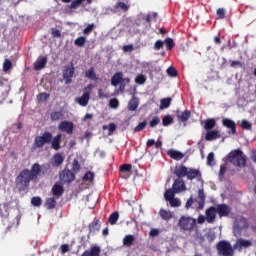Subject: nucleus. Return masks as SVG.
Here are the masks:
<instances>
[{
	"mask_svg": "<svg viewBox=\"0 0 256 256\" xmlns=\"http://www.w3.org/2000/svg\"><path fill=\"white\" fill-rule=\"evenodd\" d=\"M49 169H51L50 164H44L40 166L39 163H34L30 170L29 168H24L15 179V183L19 191H26L29 189L31 181L37 180L39 175H47Z\"/></svg>",
	"mask_w": 256,
	"mask_h": 256,
	"instance_id": "obj_1",
	"label": "nucleus"
},
{
	"mask_svg": "<svg viewBox=\"0 0 256 256\" xmlns=\"http://www.w3.org/2000/svg\"><path fill=\"white\" fill-rule=\"evenodd\" d=\"M174 175L178 177L174 180L172 189L175 193H183L187 191V186L185 185L184 177H187L188 181H193L194 179H201V170L195 168H189L185 165H180L174 170Z\"/></svg>",
	"mask_w": 256,
	"mask_h": 256,
	"instance_id": "obj_2",
	"label": "nucleus"
},
{
	"mask_svg": "<svg viewBox=\"0 0 256 256\" xmlns=\"http://www.w3.org/2000/svg\"><path fill=\"white\" fill-rule=\"evenodd\" d=\"M227 159L234 167H239L240 169L247 167V156L241 149L231 151L227 155Z\"/></svg>",
	"mask_w": 256,
	"mask_h": 256,
	"instance_id": "obj_3",
	"label": "nucleus"
},
{
	"mask_svg": "<svg viewBox=\"0 0 256 256\" xmlns=\"http://www.w3.org/2000/svg\"><path fill=\"white\" fill-rule=\"evenodd\" d=\"M178 227L182 231H188V233H192V231L195 230V227H197V220L191 216H181L178 221Z\"/></svg>",
	"mask_w": 256,
	"mask_h": 256,
	"instance_id": "obj_4",
	"label": "nucleus"
},
{
	"mask_svg": "<svg viewBox=\"0 0 256 256\" xmlns=\"http://www.w3.org/2000/svg\"><path fill=\"white\" fill-rule=\"evenodd\" d=\"M216 251L219 256H235V248L231 242L221 240L216 244Z\"/></svg>",
	"mask_w": 256,
	"mask_h": 256,
	"instance_id": "obj_5",
	"label": "nucleus"
},
{
	"mask_svg": "<svg viewBox=\"0 0 256 256\" xmlns=\"http://www.w3.org/2000/svg\"><path fill=\"white\" fill-rule=\"evenodd\" d=\"M51 141H53V134L49 131H46L42 135L35 137L34 147L41 149L45 147V145H50Z\"/></svg>",
	"mask_w": 256,
	"mask_h": 256,
	"instance_id": "obj_6",
	"label": "nucleus"
},
{
	"mask_svg": "<svg viewBox=\"0 0 256 256\" xmlns=\"http://www.w3.org/2000/svg\"><path fill=\"white\" fill-rule=\"evenodd\" d=\"M74 75H75V66L73 65V62H71L70 65L65 66L62 71V77L65 81V85H71V83H73Z\"/></svg>",
	"mask_w": 256,
	"mask_h": 256,
	"instance_id": "obj_7",
	"label": "nucleus"
},
{
	"mask_svg": "<svg viewBox=\"0 0 256 256\" xmlns=\"http://www.w3.org/2000/svg\"><path fill=\"white\" fill-rule=\"evenodd\" d=\"M245 229H249V220H247V218H245V217H240L234 223V231L236 233H241Z\"/></svg>",
	"mask_w": 256,
	"mask_h": 256,
	"instance_id": "obj_8",
	"label": "nucleus"
},
{
	"mask_svg": "<svg viewBox=\"0 0 256 256\" xmlns=\"http://www.w3.org/2000/svg\"><path fill=\"white\" fill-rule=\"evenodd\" d=\"M121 83H131V79L123 78V72H116L111 78V85L117 87Z\"/></svg>",
	"mask_w": 256,
	"mask_h": 256,
	"instance_id": "obj_9",
	"label": "nucleus"
},
{
	"mask_svg": "<svg viewBox=\"0 0 256 256\" xmlns=\"http://www.w3.org/2000/svg\"><path fill=\"white\" fill-rule=\"evenodd\" d=\"M88 229H89L88 238L93 237V235H97V233L101 231V221H99V219L97 218H94L92 223L89 224Z\"/></svg>",
	"mask_w": 256,
	"mask_h": 256,
	"instance_id": "obj_10",
	"label": "nucleus"
},
{
	"mask_svg": "<svg viewBox=\"0 0 256 256\" xmlns=\"http://www.w3.org/2000/svg\"><path fill=\"white\" fill-rule=\"evenodd\" d=\"M60 181L62 183H73L75 181V174L69 169H64L60 173Z\"/></svg>",
	"mask_w": 256,
	"mask_h": 256,
	"instance_id": "obj_11",
	"label": "nucleus"
},
{
	"mask_svg": "<svg viewBox=\"0 0 256 256\" xmlns=\"http://www.w3.org/2000/svg\"><path fill=\"white\" fill-rule=\"evenodd\" d=\"M253 246V242H251V240H247V239H237L235 244H234V249H236L237 251H243V249H249V247Z\"/></svg>",
	"mask_w": 256,
	"mask_h": 256,
	"instance_id": "obj_12",
	"label": "nucleus"
},
{
	"mask_svg": "<svg viewBox=\"0 0 256 256\" xmlns=\"http://www.w3.org/2000/svg\"><path fill=\"white\" fill-rule=\"evenodd\" d=\"M205 215L207 223H215V219H217V208L214 206L209 207L206 209Z\"/></svg>",
	"mask_w": 256,
	"mask_h": 256,
	"instance_id": "obj_13",
	"label": "nucleus"
},
{
	"mask_svg": "<svg viewBox=\"0 0 256 256\" xmlns=\"http://www.w3.org/2000/svg\"><path fill=\"white\" fill-rule=\"evenodd\" d=\"M216 213H218L219 217H229L231 208L227 204H218Z\"/></svg>",
	"mask_w": 256,
	"mask_h": 256,
	"instance_id": "obj_14",
	"label": "nucleus"
},
{
	"mask_svg": "<svg viewBox=\"0 0 256 256\" xmlns=\"http://www.w3.org/2000/svg\"><path fill=\"white\" fill-rule=\"evenodd\" d=\"M222 125H223V127L230 129V133L232 135H235L237 133V124H235V121H233L229 118H223Z\"/></svg>",
	"mask_w": 256,
	"mask_h": 256,
	"instance_id": "obj_15",
	"label": "nucleus"
},
{
	"mask_svg": "<svg viewBox=\"0 0 256 256\" xmlns=\"http://www.w3.org/2000/svg\"><path fill=\"white\" fill-rule=\"evenodd\" d=\"M59 131H64L65 133H68V135L73 134V122L69 121H62L58 126Z\"/></svg>",
	"mask_w": 256,
	"mask_h": 256,
	"instance_id": "obj_16",
	"label": "nucleus"
},
{
	"mask_svg": "<svg viewBox=\"0 0 256 256\" xmlns=\"http://www.w3.org/2000/svg\"><path fill=\"white\" fill-rule=\"evenodd\" d=\"M46 65H47V56H40L34 63V70L41 71V69H45Z\"/></svg>",
	"mask_w": 256,
	"mask_h": 256,
	"instance_id": "obj_17",
	"label": "nucleus"
},
{
	"mask_svg": "<svg viewBox=\"0 0 256 256\" xmlns=\"http://www.w3.org/2000/svg\"><path fill=\"white\" fill-rule=\"evenodd\" d=\"M63 135L57 134L54 138L52 136L51 140V148L54 149V151H59L61 149V139Z\"/></svg>",
	"mask_w": 256,
	"mask_h": 256,
	"instance_id": "obj_18",
	"label": "nucleus"
},
{
	"mask_svg": "<svg viewBox=\"0 0 256 256\" xmlns=\"http://www.w3.org/2000/svg\"><path fill=\"white\" fill-rule=\"evenodd\" d=\"M100 255H101V247L99 246H93L81 254V256H100Z\"/></svg>",
	"mask_w": 256,
	"mask_h": 256,
	"instance_id": "obj_19",
	"label": "nucleus"
},
{
	"mask_svg": "<svg viewBox=\"0 0 256 256\" xmlns=\"http://www.w3.org/2000/svg\"><path fill=\"white\" fill-rule=\"evenodd\" d=\"M63 193H65V189L60 184H54L52 187V195L55 197V199H59V197L63 196Z\"/></svg>",
	"mask_w": 256,
	"mask_h": 256,
	"instance_id": "obj_20",
	"label": "nucleus"
},
{
	"mask_svg": "<svg viewBox=\"0 0 256 256\" xmlns=\"http://www.w3.org/2000/svg\"><path fill=\"white\" fill-rule=\"evenodd\" d=\"M191 118V111L185 110L184 112L177 111V119L180 123H185Z\"/></svg>",
	"mask_w": 256,
	"mask_h": 256,
	"instance_id": "obj_21",
	"label": "nucleus"
},
{
	"mask_svg": "<svg viewBox=\"0 0 256 256\" xmlns=\"http://www.w3.org/2000/svg\"><path fill=\"white\" fill-rule=\"evenodd\" d=\"M77 99L81 107H87V105H89V99H91V95L89 94V92H87V88H85V92L82 94V96Z\"/></svg>",
	"mask_w": 256,
	"mask_h": 256,
	"instance_id": "obj_22",
	"label": "nucleus"
},
{
	"mask_svg": "<svg viewBox=\"0 0 256 256\" xmlns=\"http://www.w3.org/2000/svg\"><path fill=\"white\" fill-rule=\"evenodd\" d=\"M215 139H221V133L217 130H210L205 135L206 141H215Z\"/></svg>",
	"mask_w": 256,
	"mask_h": 256,
	"instance_id": "obj_23",
	"label": "nucleus"
},
{
	"mask_svg": "<svg viewBox=\"0 0 256 256\" xmlns=\"http://www.w3.org/2000/svg\"><path fill=\"white\" fill-rule=\"evenodd\" d=\"M167 155H169L171 159H174V161H181V159L185 157V154L173 149L168 150Z\"/></svg>",
	"mask_w": 256,
	"mask_h": 256,
	"instance_id": "obj_24",
	"label": "nucleus"
},
{
	"mask_svg": "<svg viewBox=\"0 0 256 256\" xmlns=\"http://www.w3.org/2000/svg\"><path fill=\"white\" fill-rule=\"evenodd\" d=\"M139 107V98L136 96H132V99H130L128 103V111H137V108Z\"/></svg>",
	"mask_w": 256,
	"mask_h": 256,
	"instance_id": "obj_25",
	"label": "nucleus"
},
{
	"mask_svg": "<svg viewBox=\"0 0 256 256\" xmlns=\"http://www.w3.org/2000/svg\"><path fill=\"white\" fill-rule=\"evenodd\" d=\"M63 161H65V158H63V155L56 153L53 156L52 165L53 167H61V165H63Z\"/></svg>",
	"mask_w": 256,
	"mask_h": 256,
	"instance_id": "obj_26",
	"label": "nucleus"
},
{
	"mask_svg": "<svg viewBox=\"0 0 256 256\" xmlns=\"http://www.w3.org/2000/svg\"><path fill=\"white\" fill-rule=\"evenodd\" d=\"M159 215L163 221H170V219H173V212L167 211L165 209H160Z\"/></svg>",
	"mask_w": 256,
	"mask_h": 256,
	"instance_id": "obj_27",
	"label": "nucleus"
},
{
	"mask_svg": "<svg viewBox=\"0 0 256 256\" xmlns=\"http://www.w3.org/2000/svg\"><path fill=\"white\" fill-rule=\"evenodd\" d=\"M217 125V122L214 118H208L204 121V129L206 131H211L215 126Z\"/></svg>",
	"mask_w": 256,
	"mask_h": 256,
	"instance_id": "obj_28",
	"label": "nucleus"
},
{
	"mask_svg": "<svg viewBox=\"0 0 256 256\" xmlns=\"http://www.w3.org/2000/svg\"><path fill=\"white\" fill-rule=\"evenodd\" d=\"M86 79H90V81H97V74L95 73V68L91 67L85 71Z\"/></svg>",
	"mask_w": 256,
	"mask_h": 256,
	"instance_id": "obj_29",
	"label": "nucleus"
},
{
	"mask_svg": "<svg viewBox=\"0 0 256 256\" xmlns=\"http://www.w3.org/2000/svg\"><path fill=\"white\" fill-rule=\"evenodd\" d=\"M133 243H135V236L134 235H126L123 238V245L124 247H132Z\"/></svg>",
	"mask_w": 256,
	"mask_h": 256,
	"instance_id": "obj_30",
	"label": "nucleus"
},
{
	"mask_svg": "<svg viewBox=\"0 0 256 256\" xmlns=\"http://www.w3.org/2000/svg\"><path fill=\"white\" fill-rule=\"evenodd\" d=\"M57 198H48L46 199V202H45V207L46 209H48L49 211L55 209V207H57V200H55Z\"/></svg>",
	"mask_w": 256,
	"mask_h": 256,
	"instance_id": "obj_31",
	"label": "nucleus"
},
{
	"mask_svg": "<svg viewBox=\"0 0 256 256\" xmlns=\"http://www.w3.org/2000/svg\"><path fill=\"white\" fill-rule=\"evenodd\" d=\"M158 14L157 12H153L152 14H148L146 16H142V19L145 23H148L149 27H151V20L157 21Z\"/></svg>",
	"mask_w": 256,
	"mask_h": 256,
	"instance_id": "obj_32",
	"label": "nucleus"
},
{
	"mask_svg": "<svg viewBox=\"0 0 256 256\" xmlns=\"http://www.w3.org/2000/svg\"><path fill=\"white\" fill-rule=\"evenodd\" d=\"M171 98H163L160 100V109H169L171 107Z\"/></svg>",
	"mask_w": 256,
	"mask_h": 256,
	"instance_id": "obj_33",
	"label": "nucleus"
},
{
	"mask_svg": "<svg viewBox=\"0 0 256 256\" xmlns=\"http://www.w3.org/2000/svg\"><path fill=\"white\" fill-rule=\"evenodd\" d=\"M114 9H115V13H117V9H122V11L124 12H127L129 11V6L125 4V2H122V1H118L115 6H114Z\"/></svg>",
	"mask_w": 256,
	"mask_h": 256,
	"instance_id": "obj_34",
	"label": "nucleus"
},
{
	"mask_svg": "<svg viewBox=\"0 0 256 256\" xmlns=\"http://www.w3.org/2000/svg\"><path fill=\"white\" fill-rule=\"evenodd\" d=\"M175 193H177V192H175V190L173 188H170V189L166 190L165 193H164L165 200L170 201L173 198H175Z\"/></svg>",
	"mask_w": 256,
	"mask_h": 256,
	"instance_id": "obj_35",
	"label": "nucleus"
},
{
	"mask_svg": "<svg viewBox=\"0 0 256 256\" xmlns=\"http://www.w3.org/2000/svg\"><path fill=\"white\" fill-rule=\"evenodd\" d=\"M85 43H87V38H85V36H80L74 40V45H76V47H85Z\"/></svg>",
	"mask_w": 256,
	"mask_h": 256,
	"instance_id": "obj_36",
	"label": "nucleus"
},
{
	"mask_svg": "<svg viewBox=\"0 0 256 256\" xmlns=\"http://www.w3.org/2000/svg\"><path fill=\"white\" fill-rule=\"evenodd\" d=\"M110 225H116L117 221H119V212H113L108 219Z\"/></svg>",
	"mask_w": 256,
	"mask_h": 256,
	"instance_id": "obj_37",
	"label": "nucleus"
},
{
	"mask_svg": "<svg viewBox=\"0 0 256 256\" xmlns=\"http://www.w3.org/2000/svg\"><path fill=\"white\" fill-rule=\"evenodd\" d=\"M162 125L164 127H169V125H173V117H171V115H165L162 118Z\"/></svg>",
	"mask_w": 256,
	"mask_h": 256,
	"instance_id": "obj_38",
	"label": "nucleus"
},
{
	"mask_svg": "<svg viewBox=\"0 0 256 256\" xmlns=\"http://www.w3.org/2000/svg\"><path fill=\"white\" fill-rule=\"evenodd\" d=\"M50 119L52 121H59V120L63 119V112H61V111L52 112L50 115Z\"/></svg>",
	"mask_w": 256,
	"mask_h": 256,
	"instance_id": "obj_39",
	"label": "nucleus"
},
{
	"mask_svg": "<svg viewBox=\"0 0 256 256\" xmlns=\"http://www.w3.org/2000/svg\"><path fill=\"white\" fill-rule=\"evenodd\" d=\"M94 179H95V173L91 171L86 172L82 178L83 181H89L90 183H92Z\"/></svg>",
	"mask_w": 256,
	"mask_h": 256,
	"instance_id": "obj_40",
	"label": "nucleus"
},
{
	"mask_svg": "<svg viewBox=\"0 0 256 256\" xmlns=\"http://www.w3.org/2000/svg\"><path fill=\"white\" fill-rule=\"evenodd\" d=\"M164 44L167 47V51H171L175 47V42L173 41V38H166L164 40Z\"/></svg>",
	"mask_w": 256,
	"mask_h": 256,
	"instance_id": "obj_41",
	"label": "nucleus"
},
{
	"mask_svg": "<svg viewBox=\"0 0 256 256\" xmlns=\"http://www.w3.org/2000/svg\"><path fill=\"white\" fill-rule=\"evenodd\" d=\"M72 171L74 173H79L81 171V164H79V160H77V159L73 160Z\"/></svg>",
	"mask_w": 256,
	"mask_h": 256,
	"instance_id": "obj_42",
	"label": "nucleus"
},
{
	"mask_svg": "<svg viewBox=\"0 0 256 256\" xmlns=\"http://www.w3.org/2000/svg\"><path fill=\"white\" fill-rule=\"evenodd\" d=\"M207 165L213 167L215 165V153L210 152L207 156Z\"/></svg>",
	"mask_w": 256,
	"mask_h": 256,
	"instance_id": "obj_43",
	"label": "nucleus"
},
{
	"mask_svg": "<svg viewBox=\"0 0 256 256\" xmlns=\"http://www.w3.org/2000/svg\"><path fill=\"white\" fill-rule=\"evenodd\" d=\"M145 81H147V78L143 74H139L135 78V83H137V85H144Z\"/></svg>",
	"mask_w": 256,
	"mask_h": 256,
	"instance_id": "obj_44",
	"label": "nucleus"
},
{
	"mask_svg": "<svg viewBox=\"0 0 256 256\" xmlns=\"http://www.w3.org/2000/svg\"><path fill=\"white\" fill-rule=\"evenodd\" d=\"M121 173H130L131 169H133V165L131 164H123L119 167Z\"/></svg>",
	"mask_w": 256,
	"mask_h": 256,
	"instance_id": "obj_45",
	"label": "nucleus"
},
{
	"mask_svg": "<svg viewBox=\"0 0 256 256\" xmlns=\"http://www.w3.org/2000/svg\"><path fill=\"white\" fill-rule=\"evenodd\" d=\"M147 127V120H144L143 122H140L135 128V133H139L140 131H143Z\"/></svg>",
	"mask_w": 256,
	"mask_h": 256,
	"instance_id": "obj_46",
	"label": "nucleus"
},
{
	"mask_svg": "<svg viewBox=\"0 0 256 256\" xmlns=\"http://www.w3.org/2000/svg\"><path fill=\"white\" fill-rule=\"evenodd\" d=\"M241 128L246 130V131H251V129H253V126H252V124L249 121L242 120Z\"/></svg>",
	"mask_w": 256,
	"mask_h": 256,
	"instance_id": "obj_47",
	"label": "nucleus"
},
{
	"mask_svg": "<svg viewBox=\"0 0 256 256\" xmlns=\"http://www.w3.org/2000/svg\"><path fill=\"white\" fill-rule=\"evenodd\" d=\"M108 129V135H113L115 133V129H117V125L115 123H110L109 126H103V130Z\"/></svg>",
	"mask_w": 256,
	"mask_h": 256,
	"instance_id": "obj_48",
	"label": "nucleus"
},
{
	"mask_svg": "<svg viewBox=\"0 0 256 256\" xmlns=\"http://www.w3.org/2000/svg\"><path fill=\"white\" fill-rule=\"evenodd\" d=\"M206 239L209 243H213V241H215V239H217V235L215 234V232L210 231V232L206 233Z\"/></svg>",
	"mask_w": 256,
	"mask_h": 256,
	"instance_id": "obj_49",
	"label": "nucleus"
},
{
	"mask_svg": "<svg viewBox=\"0 0 256 256\" xmlns=\"http://www.w3.org/2000/svg\"><path fill=\"white\" fill-rule=\"evenodd\" d=\"M169 203L170 207H181V199L179 198H172Z\"/></svg>",
	"mask_w": 256,
	"mask_h": 256,
	"instance_id": "obj_50",
	"label": "nucleus"
},
{
	"mask_svg": "<svg viewBox=\"0 0 256 256\" xmlns=\"http://www.w3.org/2000/svg\"><path fill=\"white\" fill-rule=\"evenodd\" d=\"M109 107L111 109H117L119 107V100L117 98H112L109 100Z\"/></svg>",
	"mask_w": 256,
	"mask_h": 256,
	"instance_id": "obj_51",
	"label": "nucleus"
},
{
	"mask_svg": "<svg viewBox=\"0 0 256 256\" xmlns=\"http://www.w3.org/2000/svg\"><path fill=\"white\" fill-rule=\"evenodd\" d=\"M41 203H42V200H41V197H39V196L33 197L31 199V204L34 207H41Z\"/></svg>",
	"mask_w": 256,
	"mask_h": 256,
	"instance_id": "obj_52",
	"label": "nucleus"
},
{
	"mask_svg": "<svg viewBox=\"0 0 256 256\" xmlns=\"http://www.w3.org/2000/svg\"><path fill=\"white\" fill-rule=\"evenodd\" d=\"M93 29H95V24H89L84 30H83V34L84 35H91V33H93Z\"/></svg>",
	"mask_w": 256,
	"mask_h": 256,
	"instance_id": "obj_53",
	"label": "nucleus"
},
{
	"mask_svg": "<svg viewBox=\"0 0 256 256\" xmlns=\"http://www.w3.org/2000/svg\"><path fill=\"white\" fill-rule=\"evenodd\" d=\"M161 123V119H159V116H155L150 122L149 125L151 128L157 127Z\"/></svg>",
	"mask_w": 256,
	"mask_h": 256,
	"instance_id": "obj_54",
	"label": "nucleus"
},
{
	"mask_svg": "<svg viewBox=\"0 0 256 256\" xmlns=\"http://www.w3.org/2000/svg\"><path fill=\"white\" fill-rule=\"evenodd\" d=\"M166 72L169 75V77H177V69H175V67L173 66L168 67Z\"/></svg>",
	"mask_w": 256,
	"mask_h": 256,
	"instance_id": "obj_55",
	"label": "nucleus"
},
{
	"mask_svg": "<svg viewBox=\"0 0 256 256\" xmlns=\"http://www.w3.org/2000/svg\"><path fill=\"white\" fill-rule=\"evenodd\" d=\"M226 171H227V164H222L220 166L219 179H224Z\"/></svg>",
	"mask_w": 256,
	"mask_h": 256,
	"instance_id": "obj_56",
	"label": "nucleus"
},
{
	"mask_svg": "<svg viewBox=\"0 0 256 256\" xmlns=\"http://www.w3.org/2000/svg\"><path fill=\"white\" fill-rule=\"evenodd\" d=\"M85 0H74L70 4V9H77V7H81V3H83Z\"/></svg>",
	"mask_w": 256,
	"mask_h": 256,
	"instance_id": "obj_57",
	"label": "nucleus"
},
{
	"mask_svg": "<svg viewBox=\"0 0 256 256\" xmlns=\"http://www.w3.org/2000/svg\"><path fill=\"white\" fill-rule=\"evenodd\" d=\"M11 67H13V63H11V60L6 59L3 64V71H10Z\"/></svg>",
	"mask_w": 256,
	"mask_h": 256,
	"instance_id": "obj_58",
	"label": "nucleus"
},
{
	"mask_svg": "<svg viewBox=\"0 0 256 256\" xmlns=\"http://www.w3.org/2000/svg\"><path fill=\"white\" fill-rule=\"evenodd\" d=\"M38 101H47L49 99V94L43 92L37 95Z\"/></svg>",
	"mask_w": 256,
	"mask_h": 256,
	"instance_id": "obj_59",
	"label": "nucleus"
},
{
	"mask_svg": "<svg viewBox=\"0 0 256 256\" xmlns=\"http://www.w3.org/2000/svg\"><path fill=\"white\" fill-rule=\"evenodd\" d=\"M164 42L162 40H157L154 44L155 51H159L160 49H163Z\"/></svg>",
	"mask_w": 256,
	"mask_h": 256,
	"instance_id": "obj_60",
	"label": "nucleus"
},
{
	"mask_svg": "<svg viewBox=\"0 0 256 256\" xmlns=\"http://www.w3.org/2000/svg\"><path fill=\"white\" fill-rule=\"evenodd\" d=\"M216 15H217L218 19H223L225 17V9L218 8L216 11Z\"/></svg>",
	"mask_w": 256,
	"mask_h": 256,
	"instance_id": "obj_61",
	"label": "nucleus"
},
{
	"mask_svg": "<svg viewBox=\"0 0 256 256\" xmlns=\"http://www.w3.org/2000/svg\"><path fill=\"white\" fill-rule=\"evenodd\" d=\"M193 196H191L187 201H186V204H185V209L189 210L191 209V207H193Z\"/></svg>",
	"mask_w": 256,
	"mask_h": 256,
	"instance_id": "obj_62",
	"label": "nucleus"
},
{
	"mask_svg": "<svg viewBox=\"0 0 256 256\" xmlns=\"http://www.w3.org/2000/svg\"><path fill=\"white\" fill-rule=\"evenodd\" d=\"M60 251H61L62 255H65V253H68V251H69V244H62L60 246Z\"/></svg>",
	"mask_w": 256,
	"mask_h": 256,
	"instance_id": "obj_63",
	"label": "nucleus"
},
{
	"mask_svg": "<svg viewBox=\"0 0 256 256\" xmlns=\"http://www.w3.org/2000/svg\"><path fill=\"white\" fill-rule=\"evenodd\" d=\"M52 37H61V31L59 29L52 28Z\"/></svg>",
	"mask_w": 256,
	"mask_h": 256,
	"instance_id": "obj_64",
	"label": "nucleus"
}]
</instances>
